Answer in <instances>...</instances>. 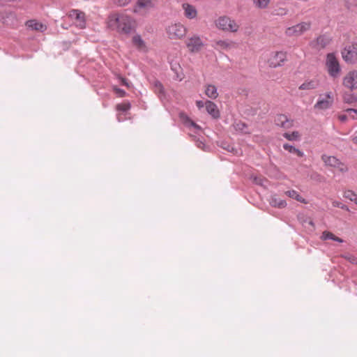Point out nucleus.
Masks as SVG:
<instances>
[{"mask_svg": "<svg viewBox=\"0 0 357 357\" xmlns=\"http://www.w3.org/2000/svg\"><path fill=\"white\" fill-rule=\"evenodd\" d=\"M239 126H240V124H239V123H237V124H236V128H241Z\"/></svg>", "mask_w": 357, "mask_h": 357, "instance_id": "obj_46", "label": "nucleus"}, {"mask_svg": "<svg viewBox=\"0 0 357 357\" xmlns=\"http://www.w3.org/2000/svg\"><path fill=\"white\" fill-rule=\"evenodd\" d=\"M356 204H357V195H356V197L355 199V201L354 202Z\"/></svg>", "mask_w": 357, "mask_h": 357, "instance_id": "obj_45", "label": "nucleus"}, {"mask_svg": "<svg viewBox=\"0 0 357 357\" xmlns=\"http://www.w3.org/2000/svg\"><path fill=\"white\" fill-rule=\"evenodd\" d=\"M342 257H344L346 260H347L348 261H349L350 263H351L353 264H357V258L354 255H343Z\"/></svg>", "mask_w": 357, "mask_h": 357, "instance_id": "obj_34", "label": "nucleus"}, {"mask_svg": "<svg viewBox=\"0 0 357 357\" xmlns=\"http://www.w3.org/2000/svg\"><path fill=\"white\" fill-rule=\"evenodd\" d=\"M287 60V53L284 52H275L270 54L267 63L271 68H277L283 65Z\"/></svg>", "mask_w": 357, "mask_h": 357, "instance_id": "obj_9", "label": "nucleus"}, {"mask_svg": "<svg viewBox=\"0 0 357 357\" xmlns=\"http://www.w3.org/2000/svg\"><path fill=\"white\" fill-rule=\"evenodd\" d=\"M326 67L328 75L333 78L340 76L341 67L340 62L334 53H328L326 58Z\"/></svg>", "mask_w": 357, "mask_h": 357, "instance_id": "obj_3", "label": "nucleus"}, {"mask_svg": "<svg viewBox=\"0 0 357 357\" xmlns=\"http://www.w3.org/2000/svg\"><path fill=\"white\" fill-rule=\"evenodd\" d=\"M333 205L334 206H337V207H340L342 209H346V210H348V208L347 206L344 205V204H342L340 202H334L333 203Z\"/></svg>", "mask_w": 357, "mask_h": 357, "instance_id": "obj_37", "label": "nucleus"}, {"mask_svg": "<svg viewBox=\"0 0 357 357\" xmlns=\"http://www.w3.org/2000/svg\"><path fill=\"white\" fill-rule=\"evenodd\" d=\"M117 118H118L119 121H121V118H120V115H118Z\"/></svg>", "mask_w": 357, "mask_h": 357, "instance_id": "obj_44", "label": "nucleus"}, {"mask_svg": "<svg viewBox=\"0 0 357 357\" xmlns=\"http://www.w3.org/2000/svg\"><path fill=\"white\" fill-rule=\"evenodd\" d=\"M185 43L189 52L192 53L201 51L204 46V43L201 37L196 34L189 36Z\"/></svg>", "mask_w": 357, "mask_h": 357, "instance_id": "obj_7", "label": "nucleus"}, {"mask_svg": "<svg viewBox=\"0 0 357 357\" xmlns=\"http://www.w3.org/2000/svg\"><path fill=\"white\" fill-rule=\"evenodd\" d=\"M275 123L278 126L284 128H289L293 126V121L288 119L287 116L283 114H280L276 117Z\"/></svg>", "mask_w": 357, "mask_h": 357, "instance_id": "obj_20", "label": "nucleus"}, {"mask_svg": "<svg viewBox=\"0 0 357 357\" xmlns=\"http://www.w3.org/2000/svg\"><path fill=\"white\" fill-rule=\"evenodd\" d=\"M347 114L348 115V117L353 119H357V110L354 109H348L346 110Z\"/></svg>", "mask_w": 357, "mask_h": 357, "instance_id": "obj_32", "label": "nucleus"}, {"mask_svg": "<svg viewBox=\"0 0 357 357\" xmlns=\"http://www.w3.org/2000/svg\"><path fill=\"white\" fill-rule=\"evenodd\" d=\"M182 8L184 10V15L188 19L192 20V19H195L197 17V10L194 6L189 4L188 3H183Z\"/></svg>", "mask_w": 357, "mask_h": 357, "instance_id": "obj_16", "label": "nucleus"}, {"mask_svg": "<svg viewBox=\"0 0 357 357\" xmlns=\"http://www.w3.org/2000/svg\"><path fill=\"white\" fill-rule=\"evenodd\" d=\"M321 238L323 240L331 239L339 243L343 242V240L342 238L335 236L333 233L327 231H325L322 233Z\"/></svg>", "mask_w": 357, "mask_h": 357, "instance_id": "obj_25", "label": "nucleus"}, {"mask_svg": "<svg viewBox=\"0 0 357 357\" xmlns=\"http://www.w3.org/2000/svg\"><path fill=\"white\" fill-rule=\"evenodd\" d=\"M319 86V81L318 79H309L305 80V82L299 86L298 89L301 91L314 90L318 88Z\"/></svg>", "mask_w": 357, "mask_h": 357, "instance_id": "obj_14", "label": "nucleus"}, {"mask_svg": "<svg viewBox=\"0 0 357 357\" xmlns=\"http://www.w3.org/2000/svg\"><path fill=\"white\" fill-rule=\"evenodd\" d=\"M345 5L349 9H352L357 6V0H345Z\"/></svg>", "mask_w": 357, "mask_h": 357, "instance_id": "obj_33", "label": "nucleus"}, {"mask_svg": "<svg viewBox=\"0 0 357 357\" xmlns=\"http://www.w3.org/2000/svg\"><path fill=\"white\" fill-rule=\"evenodd\" d=\"M204 93L211 99H216L219 95L216 86L213 84L206 85Z\"/></svg>", "mask_w": 357, "mask_h": 357, "instance_id": "obj_21", "label": "nucleus"}, {"mask_svg": "<svg viewBox=\"0 0 357 357\" xmlns=\"http://www.w3.org/2000/svg\"><path fill=\"white\" fill-rule=\"evenodd\" d=\"M255 8L259 9H266L268 7L271 0H252Z\"/></svg>", "mask_w": 357, "mask_h": 357, "instance_id": "obj_26", "label": "nucleus"}, {"mask_svg": "<svg viewBox=\"0 0 357 357\" xmlns=\"http://www.w3.org/2000/svg\"><path fill=\"white\" fill-rule=\"evenodd\" d=\"M215 24L218 29L225 31L235 33L239 29V24L236 22V20L225 15L219 17L215 21Z\"/></svg>", "mask_w": 357, "mask_h": 357, "instance_id": "obj_2", "label": "nucleus"}, {"mask_svg": "<svg viewBox=\"0 0 357 357\" xmlns=\"http://www.w3.org/2000/svg\"><path fill=\"white\" fill-rule=\"evenodd\" d=\"M216 45L222 50H228L233 46V43L228 40H218L216 42Z\"/></svg>", "mask_w": 357, "mask_h": 357, "instance_id": "obj_29", "label": "nucleus"}, {"mask_svg": "<svg viewBox=\"0 0 357 357\" xmlns=\"http://www.w3.org/2000/svg\"><path fill=\"white\" fill-rule=\"evenodd\" d=\"M278 15H286L287 13V10L286 8H280Z\"/></svg>", "mask_w": 357, "mask_h": 357, "instance_id": "obj_41", "label": "nucleus"}, {"mask_svg": "<svg viewBox=\"0 0 357 357\" xmlns=\"http://www.w3.org/2000/svg\"><path fill=\"white\" fill-rule=\"evenodd\" d=\"M343 195L346 199H348L351 202H354L357 196V195L354 192L349 190L344 191Z\"/></svg>", "mask_w": 357, "mask_h": 357, "instance_id": "obj_31", "label": "nucleus"}, {"mask_svg": "<svg viewBox=\"0 0 357 357\" xmlns=\"http://www.w3.org/2000/svg\"><path fill=\"white\" fill-rule=\"evenodd\" d=\"M321 160L326 165L336 168L342 172L348 170L347 166L335 156L324 154L321 156Z\"/></svg>", "mask_w": 357, "mask_h": 357, "instance_id": "obj_11", "label": "nucleus"}, {"mask_svg": "<svg viewBox=\"0 0 357 357\" xmlns=\"http://www.w3.org/2000/svg\"><path fill=\"white\" fill-rule=\"evenodd\" d=\"M348 119L347 114H342L338 115V119L342 122H345Z\"/></svg>", "mask_w": 357, "mask_h": 357, "instance_id": "obj_38", "label": "nucleus"}, {"mask_svg": "<svg viewBox=\"0 0 357 357\" xmlns=\"http://www.w3.org/2000/svg\"><path fill=\"white\" fill-rule=\"evenodd\" d=\"M168 38L172 40H178L183 38L186 33L187 29L180 22L174 23L169 25L166 29Z\"/></svg>", "mask_w": 357, "mask_h": 357, "instance_id": "obj_4", "label": "nucleus"}, {"mask_svg": "<svg viewBox=\"0 0 357 357\" xmlns=\"http://www.w3.org/2000/svg\"><path fill=\"white\" fill-rule=\"evenodd\" d=\"M283 136L289 141H298L301 138V134L298 131L292 132H284Z\"/></svg>", "mask_w": 357, "mask_h": 357, "instance_id": "obj_28", "label": "nucleus"}, {"mask_svg": "<svg viewBox=\"0 0 357 357\" xmlns=\"http://www.w3.org/2000/svg\"><path fill=\"white\" fill-rule=\"evenodd\" d=\"M311 25L312 23L310 21L301 22L296 25L288 27L284 33L289 37H298L309 31Z\"/></svg>", "mask_w": 357, "mask_h": 357, "instance_id": "obj_5", "label": "nucleus"}, {"mask_svg": "<svg viewBox=\"0 0 357 357\" xmlns=\"http://www.w3.org/2000/svg\"><path fill=\"white\" fill-rule=\"evenodd\" d=\"M121 82L123 84L128 86V83L125 79H122Z\"/></svg>", "mask_w": 357, "mask_h": 357, "instance_id": "obj_43", "label": "nucleus"}, {"mask_svg": "<svg viewBox=\"0 0 357 357\" xmlns=\"http://www.w3.org/2000/svg\"><path fill=\"white\" fill-rule=\"evenodd\" d=\"M114 91L119 97H124L126 93L124 90L116 88V87L114 88Z\"/></svg>", "mask_w": 357, "mask_h": 357, "instance_id": "obj_36", "label": "nucleus"}, {"mask_svg": "<svg viewBox=\"0 0 357 357\" xmlns=\"http://www.w3.org/2000/svg\"><path fill=\"white\" fill-rule=\"evenodd\" d=\"M205 107L207 112L211 115L214 119H218L220 116V112L218 109L216 104L213 102L207 100L205 102Z\"/></svg>", "mask_w": 357, "mask_h": 357, "instance_id": "obj_18", "label": "nucleus"}, {"mask_svg": "<svg viewBox=\"0 0 357 357\" xmlns=\"http://www.w3.org/2000/svg\"><path fill=\"white\" fill-rule=\"evenodd\" d=\"M68 15L76 26L80 29H84L86 27V15L84 12L73 9L68 13Z\"/></svg>", "mask_w": 357, "mask_h": 357, "instance_id": "obj_8", "label": "nucleus"}, {"mask_svg": "<svg viewBox=\"0 0 357 357\" xmlns=\"http://www.w3.org/2000/svg\"><path fill=\"white\" fill-rule=\"evenodd\" d=\"M107 24L109 29L119 33H129L134 28L135 22L127 15L113 13L109 15Z\"/></svg>", "mask_w": 357, "mask_h": 357, "instance_id": "obj_1", "label": "nucleus"}, {"mask_svg": "<svg viewBox=\"0 0 357 357\" xmlns=\"http://www.w3.org/2000/svg\"><path fill=\"white\" fill-rule=\"evenodd\" d=\"M341 54L346 63H355L357 61V43H351L346 45Z\"/></svg>", "mask_w": 357, "mask_h": 357, "instance_id": "obj_6", "label": "nucleus"}, {"mask_svg": "<svg viewBox=\"0 0 357 357\" xmlns=\"http://www.w3.org/2000/svg\"><path fill=\"white\" fill-rule=\"evenodd\" d=\"M155 90H157L159 93L163 92L162 86L160 83H159V82L156 83L155 85Z\"/></svg>", "mask_w": 357, "mask_h": 357, "instance_id": "obj_39", "label": "nucleus"}, {"mask_svg": "<svg viewBox=\"0 0 357 357\" xmlns=\"http://www.w3.org/2000/svg\"><path fill=\"white\" fill-rule=\"evenodd\" d=\"M25 26L33 31L43 32L47 29V26L36 20H29L25 22Z\"/></svg>", "mask_w": 357, "mask_h": 357, "instance_id": "obj_13", "label": "nucleus"}, {"mask_svg": "<svg viewBox=\"0 0 357 357\" xmlns=\"http://www.w3.org/2000/svg\"><path fill=\"white\" fill-rule=\"evenodd\" d=\"M351 140L354 144H357V135L352 136Z\"/></svg>", "mask_w": 357, "mask_h": 357, "instance_id": "obj_42", "label": "nucleus"}, {"mask_svg": "<svg viewBox=\"0 0 357 357\" xmlns=\"http://www.w3.org/2000/svg\"><path fill=\"white\" fill-rule=\"evenodd\" d=\"M196 105L198 108H202L203 107L205 106V102H204L202 100H197L196 101Z\"/></svg>", "mask_w": 357, "mask_h": 357, "instance_id": "obj_40", "label": "nucleus"}, {"mask_svg": "<svg viewBox=\"0 0 357 357\" xmlns=\"http://www.w3.org/2000/svg\"><path fill=\"white\" fill-rule=\"evenodd\" d=\"M116 109L117 111L126 112L130 109V104L128 101H124L118 104Z\"/></svg>", "mask_w": 357, "mask_h": 357, "instance_id": "obj_30", "label": "nucleus"}, {"mask_svg": "<svg viewBox=\"0 0 357 357\" xmlns=\"http://www.w3.org/2000/svg\"><path fill=\"white\" fill-rule=\"evenodd\" d=\"M180 119L186 126L194 128L196 130H201V127L191 120L186 114L181 113Z\"/></svg>", "mask_w": 357, "mask_h": 357, "instance_id": "obj_23", "label": "nucleus"}, {"mask_svg": "<svg viewBox=\"0 0 357 357\" xmlns=\"http://www.w3.org/2000/svg\"><path fill=\"white\" fill-rule=\"evenodd\" d=\"M331 42V38L326 35H321L317 38L315 40V47L317 49H324Z\"/></svg>", "mask_w": 357, "mask_h": 357, "instance_id": "obj_19", "label": "nucleus"}, {"mask_svg": "<svg viewBox=\"0 0 357 357\" xmlns=\"http://www.w3.org/2000/svg\"><path fill=\"white\" fill-rule=\"evenodd\" d=\"M131 0H116L115 3L119 6H125L128 5Z\"/></svg>", "mask_w": 357, "mask_h": 357, "instance_id": "obj_35", "label": "nucleus"}, {"mask_svg": "<svg viewBox=\"0 0 357 357\" xmlns=\"http://www.w3.org/2000/svg\"><path fill=\"white\" fill-rule=\"evenodd\" d=\"M342 84L350 90L357 89V71L351 70L347 73L343 79Z\"/></svg>", "mask_w": 357, "mask_h": 357, "instance_id": "obj_12", "label": "nucleus"}, {"mask_svg": "<svg viewBox=\"0 0 357 357\" xmlns=\"http://www.w3.org/2000/svg\"><path fill=\"white\" fill-rule=\"evenodd\" d=\"M285 195H287L288 197L292 198V199H296V201L298 202H300L301 203H305L306 204V202L305 200V199H303L298 193L297 191L294 190H288V191H286L285 192Z\"/></svg>", "mask_w": 357, "mask_h": 357, "instance_id": "obj_24", "label": "nucleus"}, {"mask_svg": "<svg viewBox=\"0 0 357 357\" xmlns=\"http://www.w3.org/2000/svg\"><path fill=\"white\" fill-rule=\"evenodd\" d=\"M133 45L140 52H146L148 51L147 45L141 36L135 35L132 38Z\"/></svg>", "mask_w": 357, "mask_h": 357, "instance_id": "obj_17", "label": "nucleus"}, {"mask_svg": "<svg viewBox=\"0 0 357 357\" xmlns=\"http://www.w3.org/2000/svg\"><path fill=\"white\" fill-rule=\"evenodd\" d=\"M269 203L272 206L280 208H283L286 207V206H287L286 202L284 200L280 199L277 195H273L271 197Z\"/></svg>", "mask_w": 357, "mask_h": 357, "instance_id": "obj_22", "label": "nucleus"}, {"mask_svg": "<svg viewBox=\"0 0 357 357\" xmlns=\"http://www.w3.org/2000/svg\"><path fill=\"white\" fill-rule=\"evenodd\" d=\"M156 0H138L134 9L135 12H139L141 9L149 10L155 5Z\"/></svg>", "mask_w": 357, "mask_h": 357, "instance_id": "obj_15", "label": "nucleus"}, {"mask_svg": "<svg viewBox=\"0 0 357 357\" xmlns=\"http://www.w3.org/2000/svg\"><path fill=\"white\" fill-rule=\"evenodd\" d=\"M333 101L334 98L332 92H327L319 97L314 107L319 110L327 109L333 105Z\"/></svg>", "mask_w": 357, "mask_h": 357, "instance_id": "obj_10", "label": "nucleus"}, {"mask_svg": "<svg viewBox=\"0 0 357 357\" xmlns=\"http://www.w3.org/2000/svg\"><path fill=\"white\" fill-rule=\"evenodd\" d=\"M283 148L284 150L289 151V153H294V154L297 155L298 157L303 156V153L301 151H300L299 149L295 148L294 146H293L291 145H289L288 144H284L283 145Z\"/></svg>", "mask_w": 357, "mask_h": 357, "instance_id": "obj_27", "label": "nucleus"}]
</instances>
